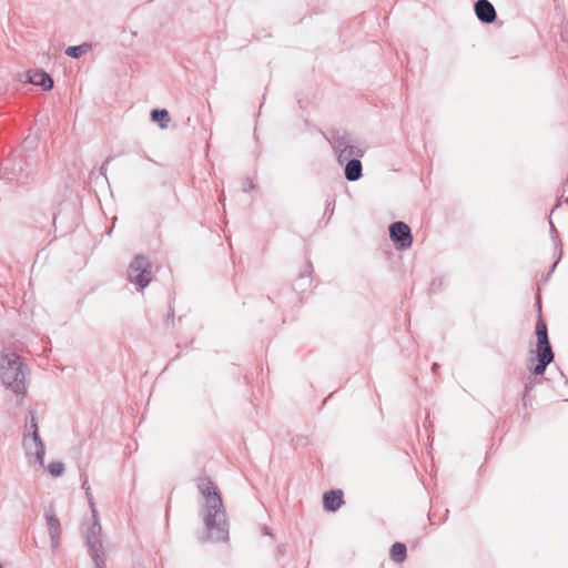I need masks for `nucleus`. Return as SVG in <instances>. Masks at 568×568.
Listing matches in <instances>:
<instances>
[{
  "instance_id": "nucleus-11",
  "label": "nucleus",
  "mask_w": 568,
  "mask_h": 568,
  "mask_svg": "<svg viewBox=\"0 0 568 568\" xmlns=\"http://www.w3.org/2000/svg\"><path fill=\"white\" fill-rule=\"evenodd\" d=\"M362 175V163L359 160H349L345 168V176L348 181H356Z\"/></svg>"
},
{
  "instance_id": "nucleus-5",
  "label": "nucleus",
  "mask_w": 568,
  "mask_h": 568,
  "mask_svg": "<svg viewBox=\"0 0 568 568\" xmlns=\"http://www.w3.org/2000/svg\"><path fill=\"white\" fill-rule=\"evenodd\" d=\"M537 335V357L538 364L534 367L536 375L544 374L547 365L552 362L554 353L551 351L547 332H536Z\"/></svg>"
},
{
  "instance_id": "nucleus-8",
  "label": "nucleus",
  "mask_w": 568,
  "mask_h": 568,
  "mask_svg": "<svg viewBox=\"0 0 568 568\" xmlns=\"http://www.w3.org/2000/svg\"><path fill=\"white\" fill-rule=\"evenodd\" d=\"M342 490H331L324 494L323 504L324 508L328 511L337 510L344 503Z\"/></svg>"
},
{
  "instance_id": "nucleus-3",
  "label": "nucleus",
  "mask_w": 568,
  "mask_h": 568,
  "mask_svg": "<svg viewBox=\"0 0 568 568\" xmlns=\"http://www.w3.org/2000/svg\"><path fill=\"white\" fill-rule=\"evenodd\" d=\"M23 447L26 453L34 456L40 465H43L44 446L38 434V425L34 416H31L30 424L27 425V433L23 437Z\"/></svg>"
},
{
  "instance_id": "nucleus-6",
  "label": "nucleus",
  "mask_w": 568,
  "mask_h": 568,
  "mask_svg": "<svg viewBox=\"0 0 568 568\" xmlns=\"http://www.w3.org/2000/svg\"><path fill=\"white\" fill-rule=\"evenodd\" d=\"M389 236L397 250H406L412 246L410 227L404 222L393 223L389 227Z\"/></svg>"
},
{
  "instance_id": "nucleus-17",
  "label": "nucleus",
  "mask_w": 568,
  "mask_h": 568,
  "mask_svg": "<svg viewBox=\"0 0 568 568\" xmlns=\"http://www.w3.org/2000/svg\"><path fill=\"white\" fill-rule=\"evenodd\" d=\"M48 470L52 476L58 477L63 474L64 465L60 462H54V463L49 464Z\"/></svg>"
},
{
  "instance_id": "nucleus-15",
  "label": "nucleus",
  "mask_w": 568,
  "mask_h": 568,
  "mask_svg": "<svg viewBox=\"0 0 568 568\" xmlns=\"http://www.w3.org/2000/svg\"><path fill=\"white\" fill-rule=\"evenodd\" d=\"M91 50V44L83 43L75 47H69L65 53L71 58H80L82 54L89 52Z\"/></svg>"
},
{
  "instance_id": "nucleus-10",
  "label": "nucleus",
  "mask_w": 568,
  "mask_h": 568,
  "mask_svg": "<svg viewBox=\"0 0 568 568\" xmlns=\"http://www.w3.org/2000/svg\"><path fill=\"white\" fill-rule=\"evenodd\" d=\"M47 524H48L49 534L52 539V546L54 548H57L59 545V541H60V536H61L60 521L54 516H48Z\"/></svg>"
},
{
  "instance_id": "nucleus-12",
  "label": "nucleus",
  "mask_w": 568,
  "mask_h": 568,
  "mask_svg": "<svg viewBox=\"0 0 568 568\" xmlns=\"http://www.w3.org/2000/svg\"><path fill=\"white\" fill-rule=\"evenodd\" d=\"M389 557L393 561L402 564L407 557L406 546L402 542H395L389 550Z\"/></svg>"
},
{
  "instance_id": "nucleus-9",
  "label": "nucleus",
  "mask_w": 568,
  "mask_h": 568,
  "mask_svg": "<svg viewBox=\"0 0 568 568\" xmlns=\"http://www.w3.org/2000/svg\"><path fill=\"white\" fill-rule=\"evenodd\" d=\"M28 80L32 84L42 87L44 90H50L53 87V80L51 77L41 70L30 71Z\"/></svg>"
},
{
  "instance_id": "nucleus-14",
  "label": "nucleus",
  "mask_w": 568,
  "mask_h": 568,
  "mask_svg": "<svg viewBox=\"0 0 568 568\" xmlns=\"http://www.w3.org/2000/svg\"><path fill=\"white\" fill-rule=\"evenodd\" d=\"M101 532V526L99 524H94L91 534L88 535V544L91 546L92 549L99 550L101 547V541L99 539V535Z\"/></svg>"
},
{
  "instance_id": "nucleus-4",
  "label": "nucleus",
  "mask_w": 568,
  "mask_h": 568,
  "mask_svg": "<svg viewBox=\"0 0 568 568\" xmlns=\"http://www.w3.org/2000/svg\"><path fill=\"white\" fill-rule=\"evenodd\" d=\"M129 278L140 288H144L150 283L151 265L145 256H135L129 266Z\"/></svg>"
},
{
  "instance_id": "nucleus-18",
  "label": "nucleus",
  "mask_w": 568,
  "mask_h": 568,
  "mask_svg": "<svg viewBox=\"0 0 568 568\" xmlns=\"http://www.w3.org/2000/svg\"><path fill=\"white\" fill-rule=\"evenodd\" d=\"M536 332H547V325L541 318L537 322Z\"/></svg>"
},
{
  "instance_id": "nucleus-7",
  "label": "nucleus",
  "mask_w": 568,
  "mask_h": 568,
  "mask_svg": "<svg viewBox=\"0 0 568 568\" xmlns=\"http://www.w3.org/2000/svg\"><path fill=\"white\" fill-rule=\"evenodd\" d=\"M475 11L483 22L490 23L496 19L495 8L488 0H478L475 4Z\"/></svg>"
},
{
  "instance_id": "nucleus-19",
  "label": "nucleus",
  "mask_w": 568,
  "mask_h": 568,
  "mask_svg": "<svg viewBox=\"0 0 568 568\" xmlns=\"http://www.w3.org/2000/svg\"><path fill=\"white\" fill-rule=\"evenodd\" d=\"M528 403H529L528 389H526V393L524 394V397H523V404L526 407L528 405Z\"/></svg>"
},
{
  "instance_id": "nucleus-1",
  "label": "nucleus",
  "mask_w": 568,
  "mask_h": 568,
  "mask_svg": "<svg viewBox=\"0 0 568 568\" xmlns=\"http://www.w3.org/2000/svg\"><path fill=\"white\" fill-rule=\"evenodd\" d=\"M0 376L2 382L19 392L23 386L22 364L18 356L4 354L0 359Z\"/></svg>"
},
{
  "instance_id": "nucleus-16",
  "label": "nucleus",
  "mask_w": 568,
  "mask_h": 568,
  "mask_svg": "<svg viewBox=\"0 0 568 568\" xmlns=\"http://www.w3.org/2000/svg\"><path fill=\"white\" fill-rule=\"evenodd\" d=\"M152 120L159 122L161 128H166L170 121L169 112L166 110H153Z\"/></svg>"
},
{
  "instance_id": "nucleus-20",
  "label": "nucleus",
  "mask_w": 568,
  "mask_h": 568,
  "mask_svg": "<svg viewBox=\"0 0 568 568\" xmlns=\"http://www.w3.org/2000/svg\"><path fill=\"white\" fill-rule=\"evenodd\" d=\"M0 568H3L1 564H0Z\"/></svg>"
},
{
  "instance_id": "nucleus-2",
  "label": "nucleus",
  "mask_w": 568,
  "mask_h": 568,
  "mask_svg": "<svg viewBox=\"0 0 568 568\" xmlns=\"http://www.w3.org/2000/svg\"><path fill=\"white\" fill-rule=\"evenodd\" d=\"M201 489L203 495H205L206 507L209 508V513L205 518L207 529L211 530L214 528V526H216L223 531L224 521L222 520V498L220 494L211 483H206Z\"/></svg>"
},
{
  "instance_id": "nucleus-13",
  "label": "nucleus",
  "mask_w": 568,
  "mask_h": 568,
  "mask_svg": "<svg viewBox=\"0 0 568 568\" xmlns=\"http://www.w3.org/2000/svg\"><path fill=\"white\" fill-rule=\"evenodd\" d=\"M363 151L356 146L353 145H346L344 149L341 150L338 154V161L342 163L344 161H347L352 156H362Z\"/></svg>"
}]
</instances>
